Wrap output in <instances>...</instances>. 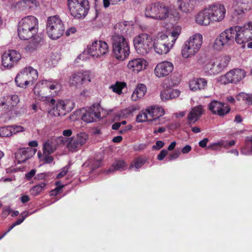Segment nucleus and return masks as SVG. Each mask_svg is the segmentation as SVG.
Instances as JSON below:
<instances>
[{
  "mask_svg": "<svg viewBox=\"0 0 252 252\" xmlns=\"http://www.w3.org/2000/svg\"><path fill=\"white\" fill-rule=\"evenodd\" d=\"M29 215V212L24 211L20 214V218L18 219L15 222V225H18L23 222L26 217Z\"/></svg>",
  "mask_w": 252,
  "mask_h": 252,
  "instance_id": "obj_54",
  "label": "nucleus"
},
{
  "mask_svg": "<svg viewBox=\"0 0 252 252\" xmlns=\"http://www.w3.org/2000/svg\"><path fill=\"white\" fill-rule=\"evenodd\" d=\"M220 144L223 147L225 148H228L235 144V141L234 140H231L229 142L225 141H221Z\"/></svg>",
  "mask_w": 252,
  "mask_h": 252,
  "instance_id": "obj_60",
  "label": "nucleus"
},
{
  "mask_svg": "<svg viewBox=\"0 0 252 252\" xmlns=\"http://www.w3.org/2000/svg\"><path fill=\"white\" fill-rule=\"evenodd\" d=\"M133 44L137 53L142 56H145L152 49L153 40L150 35L142 33L134 37Z\"/></svg>",
  "mask_w": 252,
  "mask_h": 252,
  "instance_id": "obj_8",
  "label": "nucleus"
},
{
  "mask_svg": "<svg viewBox=\"0 0 252 252\" xmlns=\"http://www.w3.org/2000/svg\"><path fill=\"white\" fill-rule=\"evenodd\" d=\"M174 69L173 64L169 61H163L158 63L155 67L154 72L155 76L162 78L169 75Z\"/></svg>",
  "mask_w": 252,
  "mask_h": 252,
  "instance_id": "obj_19",
  "label": "nucleus"
},
{
  "mask_svg": "<svg viewBox=\"0 0 252 252\" xmlns=\"http://www.w3.org/2000/svg\"><path fill=\"white\" fill-rule=\"evenodd\" d=\"M10 128L11 130L12 135L20 132H23L25 130L24 127L21 126H10Z\"/></svg>",
  "mask_w": 252,
  "mask_h": 252,
  "instance_id": "obj_51",
  "label": "nucleus"
},
{
  "mask_svg": "<svg viewBox=\"0 0 252 252\" xmlns=\"http://www.w3.org/2000/svg\"><path fill=\"white\" fill-rule=\"evenodd\" d=\"M93 77V75L90 71H79L70 76L68 83L71 86L80 88L84 85L90 83Z\"/></svg>",
  "mask_w": 252,
  "mask_h": 252,
  "instance_id": "obj_13",
  "label": "nucleus"
},
{
  "mask_svg": "<svg viewBox=\"0 0 252 252\" xmlns=\"http://www.w3.org/2000/svg\"><path fill=\"white\" fill-rule=\"evenodd\" d=\"M111 39L114 56L119 61H124L130 54L127 40L120 35H113Z\"/></svg>",
  "mask_w": 252,
  "mask_h": 252,
  "instance_id": "obj_3",
  "label": "nucleus"
},
{
  "mask_svg": "<svg viewBox=\"0 0 252 252\" xmlns=\"http://www.w3.org/2000/svg\"><path fill=\"white\" fill-rule=\"evenodd\" d=\"M167 151L165 150V149H163L162 150L160 153L158 155V159L159 160H162L164 159V158H165V157L167 155Z\"/></svg>",
  "mask_w": 252,
  "mask_h": 252,
  "instance_id": "obj_64",
  "label": "nucleus"
},
{
  "mask_svg": "<svg viewBox=\"0 0 252 252\" xmlns=\"http://www.w3.org/2000/svg\"><path fill=\"white\" fill-rule=\"evenodd\" d=\"M170 99L178 97L180 94V91L178 89L168 90Z\"/></svg>",
  "mask_w": 252,
  "mask_h": 252,
  "instance_id": "obj_58",
  "label": "nucleus"
},
{
  "mask_svg": "<svg viewBox=\"0 0 252 252\" xmlns=\"http://www.w3.org/2000/svg\"><path fill=\"white\" fill-rule=\"evenodd\" d=\"M150 118L148 115V112H146V109L145 110L141 111L137 115L136 121L138 123H142L148 122L149 123Z\"/></svg>",
  "mask_w": 252,
  "mask_h": 252,
  "instance_id": "obj_46",
  "label": "nucleus"
},
{
  "mask_svg": "<svg viewBox=\"0 0 252 252\" xmlns=\"http://www.w3.org/2000/svg\"><path fill=\"white\" fill-rule=\"evenodd\" d=\"M36 172L35 169H32L29 172L27 173L25 175L27 180L28 181L31 180L35 175Z\"/></svg>",
  "mask_w": 252,
  "mask_h": 252,
  "instance_id": "obj_63",
  "label": "nucleus"
},
{
  "mask_svg": "<svg viewBox=\"0 0 252 252\" xmlns=\"http://www.w3.org/2000/svg\"><path fill=\"white\" fill-rule=\"evenodd\" d=\"M246 73L244 70L234 69L227 72L225 75H221L218 78V82L222 84L228 83H236L243 79Z\"/></svg>",
  "mask_w": 252,
  "mask_h": 252,
  "instance_id": "obj_15",
  "label": "nucleus"
},
{
  "mask_svg": "<svg viewBox=\"0 0 252 252\" xmlns=\"http://www.w3.org/2000/svg\"><path fill=\"white\" fill-rule=\"evenodd\" d=\"M233 8L234 15L242 17L246 12L252 10V0H236Z\"/></svg>",
  "mask_w": 252,
  "mask_h": 252,
  "instance_id": "obj_21",
  "label": "nucleus"
},
{
  "mask_svg": "<svg viewBox=\"0 0 252 252\" xmlns=\"http://www.w3.org/2000/svg\"><path fill=\"white\" fill-rule=\"evenodd\" d=\"M102 108L99 103H95L89 107L80 109L81 119L85 122L91 123L100 118Z\"/></svg>",
  "mask_w": 252,
  "mask_h": 252,
  "instance_id": "obj_12",
  "label": "nucleus"
},
{
  "mask_svg": "<svg viewBox=\"0 0 252 252\" xmlns=\"http://www.w3.org/2000/svg\"><path fill=\"white\" fill-rule=\"evenodd\" d=\"M70 166L67 165L63 167L59 173L57 175L56 178L60 179L64 177L67 173Z\"/></svg>",
  "mask_w": 252,
  "mask_h": 252,
  "instance_id": "obj_56",
  "label": "nucleus"
},
{
  "mask_svg": "<svg viewBox=\"0 0 252 252\" xmlns=\"http://www.w3.org/2000/svg\"><path fill=\"white\" fill-rule=\"evenodd\" d=\"M203 112L202 105L193 107L188 115V124L189 125L194 124L201 116Z\"/></svg>",
  "mask_w": 252,
  "mask_h": 252,
  "instance_id": "obj_27",
  "label": "nucleus"
},
{
  "mask_svg": "<svg viewBox=\"0 0 252 252\" xmlns=\"http://www.w3.org/2000/svg\"><path fill=\"white\" fill-rule=\"evenodd\" d=\"M237 98L238 100H243L249 105L252 104V94L241 93L238 94Z\"/></svg>",
  "mask_w": 252,
  "mask_h": 252,
  "instance_id": "obj_43",
  "label": "nucleus"
},
{
  "mask_svg": "<svg viewBox=\"0 0 252 252\" xmlns=\"http://www.w3.org/2000/svg\"><path fill=\"white\" fill-rule=\"evenodd\" d=\"M182 28L180 26L175 25L173 26L172 28L171 34L173 39L171 43L174 45L176 40L178 38L179 36L181 33Z\"/></svg>",
  "mask_w": 252,
  "mask_h": 252,
  "instance_id": "obj_42",
  "label": "nucleus"
},
{
  "mask_svg": "<svg viewBox=\"0 0 252 252\" xmlns=\"http://www.w3.org/2000/svg\"><path fill=\"white\" fill-rule=\"evenodd\" d=\"M204 73L207 76L217 75L220 72L214 60L207 62L203 68Z\"/></svg>",
  "mask_w": 252,
  "mask_h": 252,
  "instance_id": "obj_31",
  "label": "nucleus"
},
{
  "mask_svg": "<svg viewBox=\"0 0 252 252\" xmlns=\"http://www.w3.org/2000/svg\"><path fill=\"white\" fill-rule=\"evenodd\" d=\"M67 3L71 14L75 18H84L89 9L87 0H67Z\"/></svg>",
  "mask_w": 252,
  "mask_h": 252,
  "instance_id": "obj_10",
  "label": "nucleus"
},
{
  "mask_svg": "<svg viewBox=\"0 0 252 252\" xmlns=\"http://www.w3.org/2000/svg\"><path fill=\"white\" fill-rule=\"evenodd\" d=\"M46 186V183L42 182L31 189V193L33 195H38L42 190H43Z\"/></svg>",
  "mask_w": 252,
  "mask_h": 252,
  "instance_id": "obj_44",
  "label": "nucleus"
},
{
  "mask_svg": "<svg viewBox=\"0 0 252 252\" xmlns=\"http://www.w3.org/2000/svg\"><path fill=\"white\" fill-rule=\"evenodd\" d=\"M58 59H56V56L54 54H52L50 56L48 63L49 66H54L58 62Z\"/></svg>",
  "mask_w": 252,
  "mask_h": 252,
  "instance_id": "obj_59",
  "label": "nucleus"
},
{
  "mask_svg": "<svg viewBox=\"0 0 252 252\" xmlns=\"http://www.w3.org/2000/svg\"><path fill=\"white\" fill-rule=\"evenodd\" d=\"M169 16H170L171 18H172L175 21L179 20L180 19V13L176 9H169Z\"/></svg>",
  "mask_w": 252,
  "mask_h": 252,
  "instance_id": "obj_52",
  "label": "nucleus"
},
{
  "mask_svg": "<svg viewBox=\"0 0 252 252\" xmlns=\"http://www.w3.org/2000/svg\"><path fill=\"white\" fill-rule=\"evenodd\" d=\"M146 92L147 88L144 84H138L132 94L131 100L135 101L141 99L145 95Z\"/></svg>",
  "mask_w": 252,
  "mask_h": 252,
  "instance_id": "obj_34",
  "label": "nucleus"
},
{
  "mask_svg": "<svg viewBox=\"0 0 252 252\" xmlns=\"http://www.w3.org/2000/svg\"><path fill=\"white\" fill-rule=\"evenodd\" d=\"M149 118L152 119L157 117H162L165 112L162 107L157 105H153L146 108Z\"/></svg>",
  "mask_w": 252,
  "mask_h": 252,
  "instance_id": "obj_35",
  "label": "nucleus"
},
{
  "mask_svg": "<svg viewBox=\"0 0 252 252\" xmlns=\"http://www.w3.org/2000/svg\"><path fill=\"white\" fill-rule=\"evenodd\" d=\"M56 185L57 186V187L51 191V195H57L61 191L62 188L64 187L63 185L61 184L60 182H56Z\"/></svg>",
  "mask_w": 252,
  "mask_h": 252,
  "instance_id": "obj_53",
  "label": "nucleus"
},
{
  "mask_svg": "<svg viewBox=\"0 0 252 252\" xmlns=\"http://www.w3.org/2000/svg\"><path fill=\"white\" fill-rule=\"evenodd\" d=\"M189 88L191 91H196L205 89L207 86V81L204 78H194L189 82Z\"/></svg>",
  "mask_w": 252,
  "mask_h": 252,
  "instance_id": "obj_30",
  "label": "nucleus"
},
{
  "mask_svg": "<svg viewBox=\"0 0 252 252\" xmlns=\"http://www.w3.org/2000/svg\"><path fill=\"white\" fill-rule=\"evenodd\" d=\"M179 9L183 13H189L194 9L196 0H177Z\"/></svg>",
  "mask_w": 252,
  "mask_h": 252,
  "instance_id": "obj_25",
  "label": "nucleus"
},
{
  "mask_svg": "<svg viewBox=\"0 0 252 252\" xmlns=\"http://www.w3.org/2000/svg\"><path fill=\"white\" fill-rule=\"evenodd\" d=\"M173 46V44L172 43L159 40H154L153 44L154 51L159 55L167 54Z\"/></svg>",
  "mask_w": 252,
  "mask_h": 252,
  "instance_id": "obj_24",
  "label": "nucleus"
},
{
  "mask_svg": "<svg viewBox=\"0 0 252 252\" xmlns=\"http://www.w3.org/2000/svg\"><path fill=\"white\" fill-rule=\"evenodd\" d=\"M139 109V107L137 105L130 106L121 111V115L123 117H127L131 114L133 112Z\"/></svg>",
  "mask_w": 252,
  "mask_h": 252,
  "instance_id": "obj_47",
  "label": "nucleus"
},
{
  "mask_svg": "<svg viewBox=\"0 0 252 252\" xmlns=\"http://www.w3.org/2000/svg\"><path fill=\"white\" fill-rule=\"evenodd\" d=\"M195 21L201 26H208L210 24L212 21L206 8L197 14Z\"/></svg>",
  "mask_w": 252,
  "mask_h": 252,
  "instance_id": "obj_32",
  "label": "nucleus"
},
{
  "mask_svg": "<svg viewBox=\"0 0 252 252\" xmlns=\"http://www.w3.org/2000/svg\"><path fill=\"white\" fill-rule=\"evenodd\" d=\"M108 52L109 47L107 43L101 40L95 41L88 47V54L94 59L103 58Z\"/></svg>",
  "mask_w": 252,
  "mask_h": 252,
  "instance_id": "obj_14",
  "label": "nucleus"
},
{
  "mask_svg": "<svg viewBox=\"0 0 252 252\" xmlns=\"http://www.w3.org/2000/svg\"><path fill=\"white\" fill-rule=\"evenodd\" d=\"M30 39L31 40L27 43L25 49L27 52L32 53L41 46L43 41L42 39L36 34Z\"/></svg>",
  "mask_w": 252,
  "mask_h": 252,
  "instance_id": "obj_29",
  "label": "nucleus"
},
{
  "mask_svg": "<svg viewBox=\"0 0 252 252\" xmlns=\"http://www.w3.org/2000/svg\"><path fill=\"white\" fill-rule=\"evenodd\" d=\"M21 55L15 50H9L4 52L1 56L2 65L5 68H11L21 60Z\"/></svg>",
  "mask_w": 252,
  "mask_h": 252,
  "instance_id": "obj_18",
  "label": "nucleus"
},
{
  "mask_svg": "<svg viewBox=\"0 0 252 252\" xmlns=\"http://www.w3.org/2000/svg\"><path fill=\"white\" fill-rule=\"evenodd\" d=\"M33 155V152L30 148L19 149L15 153V158L19 163L24 162L30 158Z\"/></svg>",
  "mask_w": 252,
  "mask_h": 252,
  "instance_id": "obj_28",
  "label": "nucleus"
},
{
  "mask_svg": "<svg viewBox=\"0 0 252 252\" xmlns=\"http://www.w3.org/2000/svg\"><path fill=\"white\" fill-rule=\"evenodd\" d=\"M75 107L74 102L71 100H59L49 113L55 117L64 116L72 111Z\"/></svg>",
  "mask_w": 252,
  "mask_h": 252,
  "instance_id": "obj_16",
  "label": "nucleus"
},
{
  "mask_svg": "<svg viewBox=\"0 0 252 252\" xmlns=\"http://www.w3.org/2000/svg\"><path fill=\"white\" fill-rule=\"evenodd\" d=\"M223 146L220 144V141L217 143H214L212 144L210 146H209L207 148L211 149L213 150H219L220 149L221 147Z\"/></svg>",
  "mask_w": 252,
  "mask_h": 252,
  "instance_id": "obj_61",
  "label": "nucleus"
},
{
  "mask_svg": "<svg viewBox=\"0 0 252 252\" xmlns=\"http://www.w3.org/2000/svg\"><path fill=\"white\" fill-rule=\"evenodd\" d=\"M38 5L39 3L36 0H22L16 4L15 7L20 11H26L34 9Z\"/></svg>",
  "mask_w": 252,
  "mask_h": 252,
  "instance_id": "obj_26",
  "label": "nucleus"
},
{
  "mask_svg": "<svg viewBox=\"0 0 252 252\" xmlns=\"http://www.w3.org/2000/svg\"><path fill=\"white\" fill-rule=\"evenodd\" d=\"M168 36L166 34H165L164 33L161 32L159 33L156 39H155L154 40H159V41H162V42H166L165 40L167 39Z\"/></svg>",
  "mask_w": 252,
  "mask_h": 252,
  "instance_id": "obj_62",
  "label": "nucleus"
},
{
  "mask_svg": "<svg viewBox=\"0 0 252 252\" xmlns=\"http://www.w3.org/2000/svg\"><path fill=\"white\" fill-rule=\"evenodd\" d=\"M37 78V70L28 66L24 68L17 75L15 81L18 87L26 88L29 84H32Z\"/></svg>",
  "mask_w": 252,
  "mask_h": 252,
  "instance_id": "obj_6",
  "label": "nucleus"
},
{
  "mask_svg": "<svg viewBox=\"0 0 252 252\" xmlns=\"http://www.w3.org/2000/svg\"><path fill=\"white\" fill-rule=\"evenodd\" d=\"M5 97L0 98V111L6 112L10 110Z\"/></svg>",
  "mask_w": 252,
  "mask_h": 252,
  "instance_id": "obj_49",
  "label": "nucleus"
},
{
  "mask_svg": "<svg viewBox=\"0 0 252 252\" xmlns=\"http://www.w3.org/2000/svg\"><path fill=\"white\" fill-rule=\"evenodd\" d=\"M203 37L200 33H195L189 37L183 45L181 54L185 59L196 55L201 48Z\"/></svg>",
  "mask_w": 252,
  "mask_h": 252,
  "instance_id": "obj_4",
  "label": "nucleus"
},
{
  "mask_svg": "<svg viewBox=\"0 0 252 252\" xmlns=\"http://www.w3.org/2000/svg\"><path fill=\"white\" fill-rule=\"evenodd\" d=\"M65 27L58 15L48 18L46 24V31L48 36L52 39H57L64 33Z\"/></svg>",
  "mask_w": 252,
  "mask_h": 252,
  "instance_id": "obj_5",
  "label": "nucleus"
},
{
  "mask_svg": "<svg viewBox=\"0 0 252 252\" xmlns=\"http://www.w3.org/2000/svg\"><path fill=\"white\" fill-rule=\"evenodd\" d=\"M208 108L213 114L223 116L228 113L230 110V107L221 102L213 100L209 104Z\"/></svg>",
  "mask_w": 252,
  "mask_h": 252,
  "instance_id": "obj_22",
  "label": "nucleus"
},
{
  "mask_svg": "<svg viewBox=\"0 0 252 252\" xmlns=\"http://www.w3.org/2000/svg\"><path fill=\"white\" fill-rule=\"evenodd\" d=\"M61 89V84L58 80L49 79L38 82L33 91L39 100L54 105L56 100L52 96L57 95Z\"/></svg>",
  "mask_w": 252,
  "mask_h": 252,
  "instance_id": "obj_1",
  "label": "nucleus"
},
{
  "mask_svg": "<svg viewBox=\"0 0 252 252\" xmlns=\"http://www.w3.org/2000/svg\"><path fill=\"white\" fill-rule=\"evenodd\" d=\"M214 60L220 72H221L227 66L230 61V58L227 56H222L218 57Z\"/></svg>",
  "mask_w": 252,
  "mask_h": 252,
  "instance_id": "obj_36",
  "label": "nucleus"
},
{
  "mask_svg": "<svg viewBox=\"0 0 252 252\" xmlns=\"http://www.w3.org/2000/svg\"><path fill=\"white\" fill-rule=\"evenodd\" d=\"M12 136L10 126L0 127V137H9Z\"/></svg>",
  "mask_w": 252,
  "mask_h": 252,
  "instance_id": "obj_48",
  "label": "nucleus"
},
{
  "mask_svg": "<svg viewBox=\"0 0 252 252\" xmlns=\"http://www.w3.org/2000/svg\"><path fill=\"white\" fill-rule=\"evenodd\" d=\"M147 161V158L145 157H140L135 158L131 163L129 169H134L137 171Z\"/></svg>",
  "mask_w": 252,
  "mask_h": 252,
  "instance_id": "obj_37",
  "label": "nucleus"
},
{
  "mask_svg": "<svg viewBox=\"0 0 252 252\" xmlns=\"http://www.w3.org/2000/svg\"><path fill=\"white\" fill-rule=\"evenodd\" d=\"M147 62L142 58H135L129 61L127 63V68L132 72L138 73L146 68Z\"/></svg>",
  "mask_w": 252,
  "mask_h": 252,
  "instance_id": "obj_23",
  "label": "nucleus"
},
{
  "mask_svg": "<svg viewBox=\"0 0 252 252\" xmlns=\"http://www.w3.org/2000/svg\"><path fill=\"white\" fill-rule=\"evenodd\" d=\"M43 149L44 155H50L54 152L55 147L51 141L48 140L43 144Z\"/></svg>",
  "mask_w": 252,
  "mask_h": 252,
  "instance_id": "obj_45",
  "label": "nucleus"
},
{
  "mask_svg": "<svg viewBox=\"0 0 252 252\" xmlns=\"http://www.w3.org/2000/svg\"><path fill=\"white\" fill-rule=\"evenodd\" d=\"M126 84L123 82H116L115 84L110 86V88L113 91V92L117 93L118 94H121L122 90L126 87Z\"/></svg>",
  "mask_w": 252,
  "mask_h": 252,
  "instance_id": "obj_41",
  "label": "nucleus"
},
{
  "mask_svg": "<svg viewBox=\"0 0 252 252\" xmlns=\"http://www.w3.org/2000/svg\"><path fill=\"white\" fill-rule=\"evenodd\" d=\"M160 97L162 101H166L170 99L169 90H163L160 92Z\"/></svg>",
  "mask_w": 252,
  "mask_h": 252,
  "instance_id": "obj_55",
  "label": "nucleus"
},
{
  "mask_svg": "<svg viewBox=\"0 0 252 252\" xmlns=\"http://www.w3.org/2000/svg\"><path fill=\"white\" fill-rule=\"evenodd\" d=\"M161 117H157L150 119L149 124L151 125H159L164 123V120Z\"/></svg>",
  "mask_w": 252,
  "mask_h": 252,
  "instance_id": "obj_50",
  "label": "nucleus"
},
{
  "mask_svg": "<svg viewBox=\"0 0 252 252\" xmlns=\"http://www.w3.org/2000/svg\"><path fill=\"white\" fill-rule=\"evenodd\" d=\"M131 28L128 22L124 21L116 24L114 28V35H123L126 34L128 30Z\"/></svg>",
  "mask_w": 252,
  "mask_h": 252,
  "instance_id": "obj_33",
  "label": "nucleus"
},
{
  "mask_svg": "<svg viewBox=\"0 0 252 252\" xmlns=\"http://www.w3.org/2000/svg\"><path fill=\"white\" fill-rule=\"evenodd\" d=\"M40 154L39 153H38V156L39 158H40V159L43 160L46 163H50L52 162L53 160V157L50 156L49 155L43 154V156L42 157V158H40Z\"/></svg>",
  "mask_w": 252,
  "mask_h": 252,
  "instance_id": "obj_57",
  "label": "nucleus"
},
{
  "mask_svg": "<svg viewBox=\"0 0 252 252\" xmlns=\"http://www.w3.org/2000/svg\"><path fill=\"white\" fill-rule=\"evenodd\" d=\"M5 98L7 104H8V106H9V110L16 106L20 101L18 95L16 94L7 95L5 96Z\"/></svg>",
  "mask_w": 252,
  "mask_h": 252,
  "instance_id": "obj_40",
  "label": "nucleus"
},
{
  "mask_svg": "<svg viewBox=\"0 0 252 252\" xmlns=\"http://www.w3.org/2000/svg\"><path fill=\"white\" fill-rule=\"evenodd\" d=\"M89 138V135L85 132H80L71 138H65L62 136L57 139L58 143L66 145L69 151L74 152L84 145Z\"/></svg>",
  "mask_w": 252,
  "mask_h": 252,
  "instance_id": "obj_9",
  "label": "nucleus"
},
{
  "mask_svg": "<svg viewBox=\"0 0 252 252\" xmlns=\"http://www.w3.org/2000/svg\"><path fill=\"white\" fill-rule=\"evenodd\" d=\"M241 153L245 155H252V136L246 138L245 145L242 148Z\"/></svg>",
  "mask_w": 252,
  "mask_h": 252,
  "instance_id": "obj_38",
  "label": "nucleus"
},
{
  "mask_svg": "<svg viewBox=\"0 0 252 252\" xmlns=\"http://www.w3.org/2000/svg\"><path fill=\"white\" fill-rule=\"evenodd\" d=\"M234 42L233 27L226 29L220 33L215 39L213 47L215 50L220 51L228 47Z\"/></svg>",
  "mask_w": 252,
  "mask_h": 252,
  "instance_id": "obj_11",
  "label": "nucleus"
},
{
  "mask_svg": "<svg viewBox=\"0 0 252 252\" xmlns=\"http://www.w3.org/2000/svg\"><path fill=\"white\" fill-rule=\"evenodd\" d=\"M234 33V41L239 44H243L252 40L249 31L247 30V26L244 25L243 26H236L233 28Z\"/></svg>",
  "mask_w": 252,
  "mask_h": 252,
  "instance_id": "obj_20",
  "label": "nucleus"
},
{
  "mask_svg": "<svg viewBox=\"0 0 252 252\" xmlns=\"http://www.w3.org/2000/svg\"><path fill=\"white\" fill-rule=\"evenodd\" d=\"M126 168V165L123 160H116L112 164V167L109 168L107 173L113 172L114 170L122 171Z\"/></svg>",
  "mask_w": 252,
  "mask_h": 252,
  "instance_id": "obj_39",
  "label": "nucleus"
},
{
  "mask_svg": "<svg viewBox=\"0 0 252 252\" xmlns=\"http://www.w3.org/2000/svg\"><path fill=\"white\" fill-rule=\"evenodd\" d=\"M38 31V21L34 16H27L19 22L18 34L22 40H28L36 34Z\"/></svg>",
  "mask_w": 252,
  "mask_h": 252,
  "instance_id": "obj_2",
  "label": "nucleus"
},
{
  "mask_svg": "<svg viewBox=\"0 0 252 252\" xmlns=\"http://www.w3.org/2000/svg\"><path fill=\"white\" fill-rule=\"evenodd\" d=\"M145 15L146 17L162 20L169 17V7L160 3H153L147 5Z\"/></svg>",
  "mask_w": 252,
  "mask_h": 252,
  "instance_id": "obj_7",
  "label": "nucleus"
},
{
  "mask_svg": "<svg viewBox=\"0 0 252 252\" xmlns=\"http://www.w3.org/2000/svg\"><path fill=\"white\" fill-rule=\"evenodd\" d=\"M212 22H219L225 17L226 9L222 4L217 3L206 7Z\"/></svg>",
  "mask_w": 252,
  "mask_h": 252,
  "instance_id": "obj_17",
  "label": "nucleus"
}]
</instances>
